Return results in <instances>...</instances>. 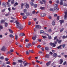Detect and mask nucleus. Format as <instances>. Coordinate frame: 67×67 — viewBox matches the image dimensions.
<instances>
[{"label":"nucleus","instance_id":"obj_1","mask_svg":"<svg viewBox=\"0 0 67 67\" xmlns=\"http://www.w3.org/2000/svg\"><path fill=\"white\" fill-rule=\"evenodd\" d=\"M59 9V8L56 7L54 8H50L49 9V10L50 11H52V12H54L55 10H58Z\"/></svg>","mask_w":67,"mask_h":67},{"label":"nucleus","instance_id":"obj_2","mask_svg":"<svg viewBox=\"0 0 67 67\" xmlns=\"http://www.w3.org/2000/svg\"><path fill=\"white\" fill-rule=\"evenodd\" d=\"M16 27L19 28V30H22L23 29V26L19 24L18 25H16Z\"/></svg>","mask_w":67,"mask_h":67},{"label":"nucleus","instance_id":"obj_3","mask_svg":"<svg viewBox=\"0 0 67 67\" xmlns=\"http://www.w3.org/2000/svg\"><path fill=\"white\" fill-rule=\"evenodd\" d=\"M65 15H64V20H66V18H67V10H66L65 12H64Z\"/></svg>","mask_w":67,"mask_h":67},{"label":"nucleus","instance_id":"obj_4","mask_svg":"<svg viewBox=\"0 0 67 67\" xmlns=\"http://www.w3.org/2000/svg\"><path fill=\"white\" fill-rule=\"evenodd\" d=\"M27 45H26V47L27 48H29L30 46H32V44L31 43H28Z\"/></svg>","mask_w":67,"mask_h":67},{"label":"nucleus","instance_id":"obj_5","mask_svg":"<svg viewBox=\"0 0 67 67\" xmlns=\"http://www.w3.org/2000/svg\"><path fill=\"white\" fill-rule=\"evenodd\" d=\"M1 50L2 51H4V52L5 51V50H6V48H5V46H3L1 49Z\"/></svg>","mask_w":67,"mask_h":67},{"label":"nucleus","instance_id":"obj_6","mask_svg":"<svg viewBox=\"0 0 67 67\" xmlns=\"http://www.w3.org/2000/svg\"><path fill=\"white\" fill-rule=\"evenodd\" d=\"M50 45L51 46H53V47H55V46H56V45L54 44V43L52 42L50 43Z\"/></svg>","mask_w":67,"mask_h":67},{"label":"nucleus","instance_id":"obj_7","mask_svg":"<svg viewBox=\"0 0 67 67\" xmlns=\"http://www.w3.org/2000/svg\"><path fill=\"white\" fill-rule=\"evenodd\" d=\"M36 28L38 29H41V27L39 25H37L36 26Z\"/></svg>","mask_w":67,"mask_h":67},{"label":"nucleus","instance_id":"obj_8","mask_svg":"<svg viewBox=\"0 0 67 67\" xmlns=\"http://www.w3.org/2000/svg\"><path fill=\"white\" fill-rule=\"evenodd\" d=\"M49 54H46V56H45L44 57L45 58H49Z\"/></svg>","mask_w":67,"mask_h":67},{"label":"nucleus","instance_id":"obj_9","mask_svg":"<svg viewBox=\"0 0 67 67\" xmlns=\"http://www.w3.org/2000/svg\"><path fill=\"white\" fill-rule=\"evenodd\" d=\"M53 56L54 57L56 58L57 57V54L56 53H54L53 55Z\"/></svg>","mask_w":67,"mask_h":67},{"label":"nucleus","instance_id":"obj_10","mask_svg":"<svg viewBox=\"0 0 67 67\" xmlns=\"http://www.w3.org/2000/svg\"><path fill=\"white\" fill-rule=\"evenodd\" d=\"M53 25H55V20H53L52 23Z\"/></svg>","mask_w":67,"mask_h":67},{"label":"nucleus","instance_id":"obj_11","mask_svg":"<svg viewBox=\"0 0 67 67\" xmlns=\"http://www.w3.org/2000/svg\"><path fill=\"white\" fill-rule=\"evenodd\" d=\"M51 61H49L48 63H47L46 64L47 66H49V65H50V64H51Z\"/></svg>","mask_w":67,"mask_h":67},{"label":"nucleus","instance_id":"obj_12","mask_svg":"<svg viewBox=\"0 0 67 67\" xmlns=\"http://www.w3.org/2000/svg\"><path fill=\"white\" fill-rule=\"evenodd\" d=\"M41 16L42 17H44V16H46V14H41Z\"/></svg>","mask_w":67,"mask_h":67},{"label":"nucleus","instance_id":"obj_13","mask_svg":"<svg viewBox=\"0 0 67 67\" xmlns=\"http://www.w3.org/2000/svg\"><path fill=\"white\" fill-rule=\"evenodd\" d=\"M64 1V0H60V4L61 5H62L63 4V2Z\"/></svg>","mask_w":67,"mask_h":67},{"label":"nucleus","instance_id":"obj_14","mask_svg":"<svg viewBox=\"0 0 67 67\" xmlns=\"http://www.w3.org/2000/svg\"><path fill=\"white\" fill-rule=\"evenodd\" d=\"M2 5L3 7H6V6H7V4L5 3H2Z\"/></svg>","mask_w":67,"mask_h":67},{"label":"nucleus","instance_id":"obj_15","mask_svg":"<svg viewBox=\"0 0 67 67\" xmlns=\"http://www.w3.org/2000/svg\"><path fill=\"white\" fill-rule=\"evenodd\" d=\"M36 36H35V37H32V40L34 41H35L36 40Z\"/></svg>","mask_w":67,"mask_h":67},{"label":"nucleus","instance_id":"obj_16","mask_svg":"<svg viewBox=\"0 0 67 67\" xmlns=\"http://www.w3.org/2000/svg\"><path fill=\"white\" fill-rule=\"evenodd\" d=\"M27 65H28V66H29V65H30V64H29V63H26L24 64V66H26Z\"/></svg>","mask_w":67,"mask_h":67},{"label":"nucleus","instance_id":"obj_17","mask_svg":"<svg viewBox=\"0 0 67 67\" xmlns=\"http://www.w3.org/2000/svg\"><path fill=\"white\" fill-rule=\"evenodd\" d=\"M18 62L19 63H21V64H22V63L23 62V61L21 60H18Z\"/></svg>","mask_w":67,"mask_h":67},{"label":"nucleus","instance_id":"obj_18","mask_svg":"<svg viewBox=\"0 0 67 67\" xmlns=\"http://www.w3.org/2000/svg\"><path fill=\"white\" fill-rule=\"evenodd\" d=\"M40 9L41 10H45V7H40Z\"/></svg>","mask_w":67,"mask_h":67},{"label":"nucleus","instance_id":"obj_19","mask_svg":"<svg viewBox=\"0 0 67 67\" xmlns=\"http://www.w3.org/2000/svg\"><path fill=\"white\" fill-rule=\"evenodd\" d=\"M60 64H62V63H63V59H60Z\"/></svg>","mask_w":67,"mask_h":67},{"label":"nucleus","instance_id":"obj_20","mask_svg":"<svg viewBox=\"0 0 67 67\" xmlns=\"http://www.w3.org/2000/svg\"><path fill=\"white\" fill-rule=\"evenodd\" d=\"M5 22V21L3 20H2L1 21V23L2 24V23H4Z\"/></svg>","mask_w":67,"mask_h":67},{"label":"nucleus","instance_id":"obj_21","mask_svg":"<svg viewBox=\"0 0 67 67\" xmlns=\"http://www.w3.org/2000/svg\"><path fill=\"white\" fill-rule=\"evenodd\" d=\"M26 9L29 8V5L27 4L26 5Z\"/></svg>","mask_w":67,"mask_h":67},{"label":"nucleus","instance_id":"obj_22","mask_svg":"<svg viewBox=\"0 0 67 67\" xmlns=\"http://www.w3.org/2000/svg\"><path fill=\"white\" fill-rule=\"evenodd\" d=\"M59 21L60 22V24H62L64 22V20H59Z\"/></svg>","mask_w":67,"mask_h":67},{"label":"nucleus","instance_id":"obj_23","mask_svg":"<svg viewBox=\"0 0 67 67\" xmlns=\"http://www.w3.org/2000/svg\"><path fill=\"white\" fill-rule=\"evenodd\" d=\"M62 45H60L57 48H58V49H59V48L60 49H62V48H61V47H62Z\"/></svg>","mask_w":67,"mask_h":67},{"label":"nucleus","instance_id":"obj_24","mask_svg":"<svg viewBox=\"0 0 67 67\" xmlns=\"http://www.w3.org/2000/svg\"><path fill=\"white\" fill-rule=\"evenodd\" d=\"M45 50H46V51H48L49 50V48H48V47H45Z\"/></svg>","mask_w":67,"mask_h":67},{"label":"nucleus","instance_id":"obj_25","mask_svg":"<svg viewBox=\"0 0 67 67\" xmlns=\"http://www.w3.org/2000/svg\"><path fill=\"white\" fill-rule=\"evenodd\" d=\"M9 31L10 32V33H13V31H12V30H11V29H9Z\"/></svg>","mask_w":67,"mask_h":67},{"label":"nucleus","instance_id":"obj_26","mask_svg":"<svg viewBox=\"0 0 67 67\" xmlns=\"http://www.w3.org/2000/svg\"><path fill=\"white\" fill-rule=\"evenodd\" d=\"M9 37L12 38H13V37H14V36L12 34H10L9 35Z\"/></svg>","mask_w":67,"mask_h":67},{"label":"nucleus","instance_id":"obj_27","mask_svg":"<svg viewBox=\"0 0 67 67\" xmlns=\"http://www.w3.org/2000/svg\"><path fill=\"white\" fill-rule=\"evenodd\" d=\"M20 35L21 36H24L25 34L24 33L20 34Z\"/></svg>","mask_w":67,"mask_h":67},{"label":"nucleus","instance_id":"obj_28","mask_svg":"<svg viewBox=\"0 0 67 67\" xmlns=\"http://www.w3.org/2000/svg\"><path fill=\"white\" fill-rule=\"evenodd\" d=\"M14 0H12L11 3V4H14Z\"/></svg>","mask_w":67,"mask_h":67},{"label":"nucleus","instance_id":"obj_29","mask_svg":"<svg viewBox=\"0 0 67 67\" xmlns=\"http://www.w3.org/2000/svg\"><path fill=\"white\" fill-rule=\"evenodd\" d=\"M29 52H30V53H34V51L31 50H29Z\"/></svg>","mask_w":67,"mask_h":67},{"label":"nucleus","instance_id":"obj_30","mask_svg":"<svg viewBox=\"0 0 67 67\" xmlns=\"http://www.w3.org/2000/svg\"><path fill=\"white\" fill-rule=\"evenodd\" d=\"M5 27H7V26L8 25V23H5Z\"/></svg>","mask_w":67,"mask_h":67},{"label":"nucleus","instance_id":"obj_31","mask_svg":"<svg viewBox=\"0 0 67 67\" xmlns=\"http://www.w3.org/2000/svg\"><path fill=\"white\" fill-rule=\"evenodd\" d=\"M18 35H15V39L16 40H18Z\"/></svg>","mask_w":67,"mask_h":67},{"label":"nucleus","instance_id":"obj_32","mask_svg":"<svg viewBox=\"0 0 67 67\" xmlns=\"http://www.w3.org/2000/svg\"><path fill=\"white\" fill-rule=\"evenodd\" d=\"M11 52L9 51L8 52H7V54H10V55H12V54L11 53Z\"/></svg>","mask_w":67,"mask_h":67},{"label":"nucleus","instance_id":"obj_33","mask_svg":"<svg viewBox=\"0 0 67 67\" xmlns=\"http://www.w3.org/2000/svg\"><path fill=\"white\" fill-rule=\"evenodd\" d=\"M42 1V2H44V4H46L45 3H46V1L45 0H41Z\"/></svg>","mask_w":67,"mask_h":67},{"label":"nucleus","instance_id":"obj_34","mask_svg":"<svg viewBox=\"0 0 67 67\" xmlns=\"http://www.w3.org/2000/svg\"><path fill=\"white\" fill-rule=\"evenodd\" d=\"M30 13L28 12L27 13H26V16H29V15H30Z\"/></svg>","mask_w":67,"mask_h":67},{"label":"nucleus","instance_id":"obj_35","mask_svg":"<svg viewBox=\"0 0 67 67\" xmlns=\"http://www.w3.org/2000/svg\"><path fill=\"white\" fill-rule=\"evenodd\" d=\"M27 18V17H26V16H23V19L24 20H25V19H26Z\"/></svg>","mask_w":67,"mask_h":67},{"label":"nucleus","instance_id":"obj_36","mask_svg":"<svg viewBox=\"0 0 67 67\" xmlns=\"http://www.w3.org/2000/svg\"><path fill=\"white\" fill-rule=\"evenodd\" d=\"M15 22L16 23V24L17 25H18L20 24V23H19V22H17V21H15Z\"/></svg>","mask_w":67,"mask_h":67},{"label":"nucleus","instance_id":"obj_37","mask_svg":"<svg viewBox=\"0 0 67 67\" xmlns=\"http://www.w3.org/2000/svg\"><path fill=\"white\" fill-rule=\"evenodd\" d=\"M48 39H49V40H51L52 37L50 36H49L48 37Z\"/></svg>","mask_w":67,"mask_h":67},{"label":"nucleus","instance_id":"obj_38","mask_svg":"<svg viewBox=\"0 0 67 67\" xmlns=\"http://www.w3.org/2000/svg\"><path fill=\"white\" fill-rule=\"evenodd\" d=\"M18 5V3L17 2H16L14 4V6H16V5Z\"/></svg>","mask_w":67,"mask_h":67},{"label":"nucleus","instance_id":"obj_39","mask_svg":"<svg viewBox=\"0 0 67 67\" xmlns=\"http://www.w3.org/2000/svg\"><path fill=\"white\" fill-rule=\"evenodd\" d=\"M65 46H66V44H63L62 45V46L63 48H64V47H65Z\"/></svg>","mask_w":67,"mask_h":67},{"label":"nucleus","instance_id":"obj_40","mask_svg":"<svg viewBox=\"0 0 67 67\" xmlns=\"http://www.w3.org/2000/svg\"><path fill=\"white\" fill-rule=\"evenodd\" d=\"M56 3L58 4V3H59V1L58 0H57L56 2Z\"/></svg>","mask_w":67,"mask_h":67},{"label":"nucleus","instance_id":"obj_41","mask_svg":"<svg viewBox=\"0 0 67 67\" xmlns=\"http://www.w3.org/2000/svg\"><path fill=\"white\" fill-rule=\"evenodd\" d=\"M37 7V4H35L34 5V8H36Z\"/></svg>","mask_w":67,"mask_h":67},{"label":"nucleus","instance_id":"obj_42","mask_svg":"<svg viewBox=\"0 0 67 67\" xmlns=\"http://www.w3.org/2000/svg\"><path fill=\"white\" fill-rule=\"evenodd\" d=\"M54 45H56L57 44V42L56 41H54Z\"/></svg>","mask_w":67,"mask_h":67},{"label":"nucleus","instance_id":"obj_43","mask_svg":"<svg viewBox=\"0 0 67 67\" xmlns=\"http://www.w3.org/2000/svg\"><path fill=\"white\" fill-rule=\"evenodd\" d=\"M54 7H57L58 6V4H54Z\"/></svg>","mask_w":67,"mask_h":67},{"label":"nucleus","instance_id":"obj_44","mask_svg":"<svg viewBox=\"0 0 67 67\" xmlns=\"http://www.w3.org/2000/svg\"><path fill=\"white\" fill-rule=\"evenodd\" d=\"M27 11V10L26 9H25L24 10V13H26Z\"/></svg>","mask_w":67,"mask_h":67},{"label":"nucleus","instance_id":"obj_45","mask_svg":"<svg viewBox=\"0 0 67 67\" xmlns=\"http://www.w3.org/2000/svg\"><path fill=\"white\" fill-rule=\"evenodd\" d=\"M20 15H22V16H23V15H24V13H20Z\"/></svg>","mask_w":67,"mask_h":67},{"label":"nucleus","instance_id":"obj_46","mask_svg":"<svg viewBox=\"0 0 67 67\" xmlns=\"http://www.w3.org/2000/svg\"><path fill=\"white\" fill-rule=\"evenodd\" d=\"M13 65H16V63L15 62H13Z\"/></svg>","mask_w":67,"mask_h":67},{"label":"nucleus","instance_id":"obj_47","mask_svg":"<svg viewBox=\"0 0 67 67\" xmlns=\"http://www.w3.org/2000/svg\"><path fill=\"white\" fill-rule=\"evenodd\" d=\"M61 42H62L61 40H60L58 42V43L59 44H60L61 43Z\"/></svg>","mask_w":67,"mask_h":67},{"label":"nucleus","instance_id":"obj_48","mask_svg":"<svg viewBox=\"0 0 67 67\" xmlns=\"http://www.w3.org/2000/svg\"><path fill=\"white\" fill-rule=\"evenodd\" d=\"M0 59H4V57L3 56L1 57H0Z\"/></svg>","mask_w":67,"mask_h":67},{"label":"nucleus","instance_id":"obj_49","mask_svg":"<svg viewBox=\"0 0 67 67\" xmlns=\"http://www.w3.org/2000/svg\"><path fill=\"white\" fill-rule=\"evenodd\" d=\"M64 28H62V29H61L60 30V32H62L63 31V30H64Z\"/></svg>","mask_w":67,"mask_h":67},{"label":"nucleus","instance_id":"obj_50","mask_svg":"<svg viewBox=\"0 0 67 67\" xmlns=\"http://www.w3.org/2000/svg\"><path fill=\"white\" fill-rule=\"evenodd\" d=\"M42 37L44 39H45V38H47V37L45 36H42Z\"/></svg>","mask_w":67,"mask_h":67},{"label":"nucleus","instance_id":"obj_51","mask_svg":"<svg viewBox=\"0 0 67 67\" xmlns=\"http://www.w3.org/2000/svg\"><path fill=\"white\" fill-rule=\"evenodd\" d=\"M26 55H29V51H26Z\"/></svg>","mask_w":67,"mask_h":67},{"label":"nucleus","instance_id":"obj_52","mask_svg":"<svg viewBox=\"0 0 67 67\" xmlns=\"http://www.w3.org/2000/svg\"><path fill=\"white\" fill-rule=\"evenodd\" d=\"M37 47L38 48H40V47H41V46H40V45H39L38 46H37Z\"/></svg>","mask_w":67,"mask_h":67},{"label":"nucleus","instance_id":"obj_53","mask_svg":"<svg viewBox=\"0 0 67 67\" xmlns=\"http://www.w3.org/2000/svg\"><path fill=\"white\" fill-rule=\"evenodd\" d=\"M12 10H15L16 9V8H14V7H12Z\"/></svg>","mask_w":67,"mask_h":67},{"label":"nucleus","instance_id":"obj_54","mask_svg":"<svg viewBox=\"0 0 67 67\" xmlns=\"http://www.w3.org/2000/svg\"><path fill=\"white\" fill-rule=\"evenodd\" d=\"M32 13L33 14H35V10H34L32 12Z\"/></svg>","mask_w":67,"mask_h":67},{"label":"nucleus","instance_id":"obj_55","mask_svg":"<svg viewBox=\"0 0 67 67\" xmlns=\"http://www.w3.org/2000/svg\"><path fill=\"white\" fill-rule=\"evenodd\" d=\"M31 22H30V21H29V22H28V25H31Z\"/></svg>","mask_w":67,"mask_h":67},{"label":"nucleus","instance_id":"obj_56","mask_svg":"<svg viewBox=\"0 0 67 67\" xmlns=\"http://www.w3.org/2000/svg\"><path fill=\"white\" fill-rule=\"evenodd\" d=\"M5 59L6 61H8L9 60V58H5Z\"/></svg>","mask_w":67,"mask_h":67},{"label":"nucleus","instance_id":"obj_57","mask_svg":"<svg viewBox=\"0 0 67 67\" xmlns=\"http://www.w3.org/2000/svg\"><path fill=\"white\" fill-rule=\"evenodd\" d=\"M48 18L49 19H52V17L51 16H48Z\"/></svg>","mask_w":67,"mask_h":67},{"label":"nucleus","instance_id":"obj_58","mask_svg":"<svg viewBox=\"0 0 67 67\" xmlns=\"http://www.w3.org/2000/svg\"><path fill=\"white\" fill-rule=\"evenodd\" d=\"M40 33H44V31L43 30H41L40 31Z\"/></svg>","mask_w":67,"mask_h":67},{"label":"nucleus","instance_id":"obj_59","mask_svg":"<svg viewBox=\"0 0 67 67\" xmlns=\"http://www.w3.org/2000/svg\"><path fill=\"white\" fill-rule=\"evenodd\" d=\"M32 44L33 45H34L35 44V42H33L32 43Z\"/></svg>","mask_w":67,"mask_h":67},{"label":"nucleus","instance_id":"obj_60","mask_svg":"<svg viewBox=\"0 0 67 67\" xmlns=\"http://www.w3.org/2000/svg\"><path fill=\"white\" fill-rule=\"evenodd\" d=\"M57 20H59V16H57Z\"/></svg>","mask_w":67,"mask_h":67},{"label":"nucleus","instance_id":"obj_61","mask_svg":"<svg viewBox=\"0 0 67 67\" xmlns=\"http://www.w3.org/2000/svg\"><path fill=\"white\" fill-rule=\"evenodd\" d=\"M38 41L39 42H41V41H42V39H39L38 40Z\"/></svg>","mask_w":67,"mask_h":67},{"label":"nucleus","instance_id":"obj_62","mask_svg":"<svg viewBox=\"0 0 67 67\" xmlns=\"http://www.w3.org/2000/svg\"><path fill=\"white\" fill-rule=\"evenodd\" d=\"M10 64V62H9L8 61L7 62L6 64Z\"/></svg>","mask_w":67,"mask_h":67},{"label":"nucleus","instance_id":"obj_63","mask_svg":"<svg viewBox=\"0 0 67 67\" xmlns=\"http://www.w3.org/2000/svg\"><path fill=\"white\" fill-rule=\"evenodd\" d=\"M48 31L49 32H52V30L50 28L48 30Z\"/></svg>","mask_w":67,"mask_h":67},{"label":"nucleus","instance_id":"obj_64","mask_svg":"<svg viewBox=\"0 0 67 67\" xmlns=\"http://www.w3.org/2000/svg\"><path fill=\"white\" fill-rule=\"evenodd\" d=\"M22 65V63H21L20 64V67H24Z\"/></svg>","mask_w":67,"mask_h":67}]
</instances>
